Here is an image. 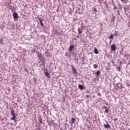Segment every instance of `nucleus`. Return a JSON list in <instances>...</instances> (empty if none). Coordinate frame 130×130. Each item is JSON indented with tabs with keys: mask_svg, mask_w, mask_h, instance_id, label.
Returning a JSON list of instances; mask_svg holds the SVG:
<instances>
[{
	"mask_svg": "<svg viewBox=\"0 0 130 130\" xmlns=\"http://www.w3.org/2000/svg\"><path fill=\"white\" fill-rule=\"evenodd\" d=\"M99 96H101V93H99Z\"/></svg>",
	"mask_w": 130,
	"mask_h": 130,
	"instance_id": "obj_30",
	"label": "nucleus"
},
{
	"mask_svg": "<svg viewBox=\"0 0 130 130\" xmlns=\"http://www.w3.org/2000/svg\"><path fill=\"white\" fill-rule=\"evenodd\" d=\"M11 112L12 115H16V114L15 113V111L14 110H12Z\"/></svg>",
	"mask_w": 130,
	"mask_h": 130,
	"instance_id": "obj_17",
	"label": "nucleus"
},
{
	"mask_svg": "<svg viewBox=\"0 0 130 130\" xmlns=\"http://www.w3.org/2000/svg\"><path fill=\"white\" fill-rule=\"evenodd\" d=\"M37 19H38V20H39V22H40L41 27H44V24H43V20L42 19H40V18H39V17H38Z\"/></svg>",
	"mask_w": 130,
	"mask_h": 130,
	"instance_id": "obj_2",
	"label": "nucleus"
},
{
	"mask_svg": "<svg viewBox=\"0 0 130 130\" xmlns=\"http://www.w3.org/2000/svg\"><path fill=\"white\" fill-rule=\"evenodd\" d=\"M111 62H112V63L113 64H114V61H113V60H112V61H111Z\"/></svg>",
	"mask_w": 130,
	"mask_h": 130,
	"instance_id": "obj_26",
	"label": "nucleus"
},
{
	"mask_svg": "<svg viewBox=\"0 0 130 130\" xmlns=\"http://www.w3.org/2000/svg\"><path fill=\"white\" fill-rule=\"evenodd\" d=\"M42 66H43V67H44V66H45V64L44 63H43Z\"/></svg>",
	"mask_w": 130,
	"mask_h": 130,
	"instance_id": "obj_29",
	"label": "nucleus"
},
{
	"mask_svg": "<svg viewBox=\"0 0 130 130\" xmlns=\"http://www.w3.org/2000/svg\"><path fill=\"white\" fill-rule=\"evenodd\" d=\"M111 51H115L116 50V46L115 44H113L111 46Z\"/></svg>",
	"mask_w": 130,
	"mask_h": 130,
	"instance_id": "obj_1",
	"label": "nucleus"
},
{
	"mask_svg": "<svg viewBox=\"0 0 130 130\" xmlns=\"http://www.w3.org/2000/svg\"><path fill=\"white\" fill-rule=\"evenodd\" d=\"M117 15L118 16H120V13H119V10H117Z\"/></svg>",
	"mask_w": 130,
	"mask_h": 130,
	"instance_id": "obj_21",
	"label": "nucleus"
},
{
	"mask_svg": "<svg viewBox=\"0 0 130 130\" xmlns=\"http://www.w3.org/2000/svg\"><path fill=\"white\" fill-rule=\"evenodd\" d=\"M36 53H37V54L38 53H39V51H37V52H36Z\"/></svg>",
	"mask_w": 130,
	"mask_h": 130,
	"instance_id": "obj_28",
	"label": "nucleus"
},
{
	"mask_svg": "<svg viewBox=\"0 0 130 130\" xmlns=\"http://www.w3.org/2000/svg\"><path fill=\"white\" fill-rule=\"evenodd\" d=\"M93 68L94 69H97L98 68V65L96 64H93Z\"/></svg>",
	"mask_w": 130,
	"mask_h": 130,
	"instance_id": "obj_18",
	"label": "nucleus"
},
{
	"mask_svg": "<svg viewBox=\"0 0 130 130\" xmlns=\"http://www.w3.org/2000/svg\"><path fill=\"white\" fill-rule=\"evenodd\" d=\"M117 120V118L114 119V121H116Z\"/></svg>",
	"mask_w": 130,
	"mask_h": 130,
	"instance_id": "obj_27",
	"label": "nucleus"
},
{
	"mask_svg": "<svg viewBox=\"0 0 130 130\" xmlns=\"http://www.w3.org/2000/svg\"><path fill=\"white\" fill-rule=\"evenodd\" d=\"M19 17V16H18V13L14 12L13 13V18L15 19H18V18Z\"/></svg>",
	"mask_w": 130,
	"mask_h": 130,
	"instance_id": "obj_4",
	"label": "nucleus"
},
{
	"mask_svg": "<svg viewBox=\"0 0 130 130\" xmlns=\"http://www.w3.org/2000/svg\"><path fill=\"white\" fill-rule=\"evenodd\" d=\"M103 108L104 109H105V113H108L109 112V109H108V108H107L106 106H104Z\"/></svg>",
	"mask_w": 130,
	"mask_h": 130,
	"instance_id": "obj_5",
	"label": "nucleus"
},
{
	"mask_svg": "<svg viewBox=\"0 0 130 130\" xmlns=\"http://www.w3.org/2000/svg\"><path fill=\"white\" fill-rule=\"evenodd\" d=\"M85 79H88V78H87V77H85Z\"/></svg>",
	"mask_w": 130,
	"mask_h": 130,
	"instance_id": "obj_33",
	"label": "nucleus"
},
{
	"mask_svg": "<svg viewBox=\"0 0 130 130\" xmlns=\"http://www.w3.org/2000/svg\"><path fill=\"white\" fill-rule=\"evenodd\" d=\"M74 45H71L70 47H69V51L72 52V51H73V49H74Z\"/></svg>",
	"mask_w": 130,
	"mask_h": 130,
	"instance_id": "obj_7",
	"label": "nucleus"
},
{
	"mask_svg": "<svg viewBox=\"0 0 130 130\" xmlns=\"http://www.w3.org/2000/svg\"><path fill=\"white\" fill-rule=\"evenodd\" d=\"M78 33L79 35H81L82 34V31L81 30V29H80V27L78 29Z\"/></svg>",
	"mask_w": 130,
	"mask_h": 130,
	"instance_id": "obj_14",
	"label": "nucleus"
},
{
	"mask_svg": "<svg viewBox=\"0 0 130 130\" xmlns=\"http://www.w3.org/2000/svg\"><path fill=\"white\" fill-rule=\"evenodd\" d=\"M45 75L47 78H50V75H49V73L47 72L45 73Z\"/></svg>",
	"mask_w": 130,
	"mask_h": 130,
	"instance_id": "obj_10",
	"label": "nucleus"
},
{
	"mask_svg": "<svg viewBox=\"0 0 130 130\" xmlns=\"http://www.w3.org/2000/svg\"><path fill=\"white\" fill-rule=\"evenodd\" d=\"M112 1V2L113 1V0H111Z\"/></svg>",
	"mask_w": 130,
	"mask_h": 130,
	"instance_id": "obj_34",
	"label": "nucleus"
},
{
	"mask_svg": "<svg viewBox=\"0 0 130 130\" xmlns=\"http://www.w3.org/2000/svg\"><path fill=\"white\" fill-rule=\"evenodd\" d=\"M94 52L95 54H98V53H99V51H98V49L95 47L94 48Z\"/></svg>",
	"mask_w": 130,
	"mask_h": 130,
	"instance_id": "obj_9",
	"label": "nucleus"
},
{
	"mask_svg": "<svg viewBox=\"0 0 130 130\" xmlns=\"http://www.w3.org/2000/svg\"><path fill=\"white\" fill-rule=\"evenodd\" d=\"M10 119L11 120H15L16 119V115H12V117Z\"/></svg>",
	"mask_w": 130,
	"mask_h": 130,
	"instance_id": "obj_11",
	"label": "nucleus"
},
{
	"mask_svg": "<svg viewBox=\"0 0 130 130\" xmlns=\"http://www.w3.org/2000/svg\"><path fill=\"white\" fill-rule=\"evenodd\" d=\"M104 126L105 127V128H110V125L108 124H104Z\"/></svg>",
	"mask_w": 130,
	"mask_h": 130,
	"instance_id": "obj_8",
	"label": "nucleus"
},
{
	"mask_svg": "<svg viewBox=\"0 0 130 130\" xmlns=\"http://www.w3.org/2000/svg\"><path fill=\"white\" fill-rule=\"evenodd\" d=\"M38 57H39V58H41V59L43 58V56H42L41 53H39L38 54Z\"/></svg>",
	"mask_w": 130,
	"mask_h": 130,
	"instance_id": "obj_13",
	"label": "nucleus"
},
{
	"mask_svg": "<svg viewBox=\"0 0 130 130\" xmlns=\"http://www.w3.org/2000/svg\"><path fill=\"white\" fill-rule=\"evenodd\" d=\"M112 6H113V7H114V6H115L114 5V2H113V1L112 2Z\"/></svg>",
	"mask_w": 130,
	"mask_h": 130,
	"instance_id": "obj_23",
	"label": "nucleus"
},
{
	"mask_svg": "<svg viewBox=\"0 0 130 130\" xmlns=\"http://www.w3.org/2000/svg\"><path fill=\"white\" fill-rule=\"evenodd\" d=\"M121 2H123V1H124V0H121Z\"/></svg>",
	"mask_w": 130,
	"mask_h": 130,
	"instance_id": "obj_32",
	"label": "nucleus"
},
{
	"mask_svg": "<svg viewBox=\"0 0 130 130\" xmlns=\"http://www.w3.org/2000/svg\"><path fill=\"white\" fill-rule=\"evenodd\" d=\"M118 72H120V67H118Z\"/></svg>",
	"mask_w": 130,
	"mask_h": 130,
	"instance_id": "obj_24",
	"label": "nucleus"
},
{
	"mask_svg": "<svg viewBox=\"0 0 130 130\" xmlns=\"http://www.w3.org/2000/svg\"><path fill=\"white\" fill-rule=\"evenodd\" d=\"M86 98H89L90 97V95H86Z\"/></svg>",
	"mask_w": 130,
	"mask_h": 130,
	"instance_id": "obj_25",
	"label": "nucleus"
},
{
	"mask_svg": "<svg viewBox=\"0 0 130 130\" xmlns=\"http://www.w3.org/2000/svg\"><path fill=\"white\" fill-rule=\"evenodd\" d=\"M109 39H113V34H111L110 36L109 37Z\"/></svg>",
	"mask_w": 130,
	"mask_h": 130,
	"instance_id": "obj_15",
	"label": "nucleus"
},
{
	"mask_svg": "<svg viewBox=\"0 0 130 130\" xmlns=\"http://www.w3.org/2000/svg\"><path fill=\"white\" fill-rule=\"evenodd\" d=\"M95 75L96 76H99L100 75V71H98V72H96Z\"/></svg>",
	"mask_w": 130,
	"mask_h": 130,
	"instance_id": "obj_16",
	"label": "nucleus"
},
{
	"mask_svg": "<svg viewBox=\"0 0 130 130\" xmlns=\"http://www.w3.org/2000/svg\"><path fill=\"white\" fill-rule=\"evenodd\" d=\"M86 93H87V94H88V93H89V91H87V92H86Z\"/></svg>",
	"mask_w": 130,
	"mask_h": 130,
	"instance_id": "obj_31",
	"label": "nucleus"
},
{
	"mask_svg": "<svg viewBox=\"0 0 130 130\" xmlns=\"http://www.w3.org/2000/svg\"><path fill=\"white\" fill-rule=\"evenodd\" d=\"M113 10H117V7H115V5H114Z\"/></svg>",
	"mask_w": 130,
	"mask_h": 130,
	"instance_id": "obj_20",
	"label": "nucleus"
},
{
	"mask_svg": "<svg viewBox=\"0 0 130 130\" xmlns=\"http://www.w3.org/2000/svg\"><path fill=\"white\" fill-rule=\"evenodd\" d=\"M72 69L73 74H77V70H76V68L74 66H72Z\"/></svg>",
	"mask_w": 130,
	"mask_h": 130,
	"instance_id": "obj_6",
	"label": "nucleus"
},
{
	"mask_svg": "<svg viewBox=\"0 0 130 130\" xmlns=\"http://www.w3.org/2000/svg\"><path fill=\"white\" fill-rule=\"evenodd\" d=\"M39 121H40V124H42V120L41 119H39Z\"/></svg>",
	"mask_w": 130,
	"mask_h": 130,
	"instance_id": "obj_22",
	"label": "nucleus"
},
{
	"mask_svg": "<svg viewBox=\"0 0 130 130\" xmlns=\"http://www.w3.org/2000/svg\"><path fill=\"white\" fill-rule=\"evenodd\" d=\"M111 20L112 21H114L115 20V16H113Z\"/></svg>",
	"mask_w": 130,
	"mask_h": 130,
	"instance_id": "obj_19",
	"label": "nucleus"
},
{
	"mask_svg": "<svg viewBox=\"0 0 130 130\" xmlns=\"http://www.w3.org/2000/svg\"><path fill=\"white\" fill-rule=\"evenodd\" d=\"M75 121H76V119L74 118H72V119H71L72 123H73V124L75 123Z\"/></svg>",
	"mask_w": 130,
	"mask_h": 130,
	"instance_id": "obj_12",
	"label": "nucleus"
},
{
	"mask_svg": "<svg viewBox=\"0 0 130 130\" xmlns=\"http://www.w3.org/2000/svg\"><path fill=\"white\" fill-rule=\"evenodd\" d=\"M78 88L80 90H85V87L83 85H82V84H79L78 85Z\"/></svg>",
	"mask_w": 130,
	"mask_h": 130,
	"instance_id": "obj_3",
	"label": "nucleus"
}]
</instances>
